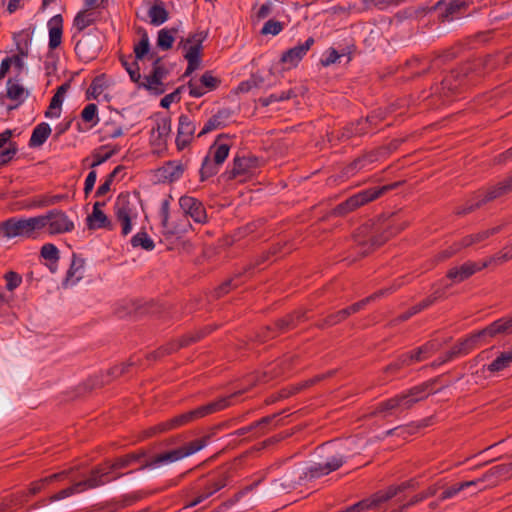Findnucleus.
<instances>
[{
    "label": "nucleus",
    "instance_id": "f257e3e1",
    "mask_svg": "<svg viewBox=\"0 0 512 512\" xmlns=\"http://www.w3.org/2000/svg\"><path fill=\"white\" fill-rule=\"evenodd\" d=\"M347 460L343 453H329L322 461L314 462L310 465H299L288 471L284 477L281 486L284 489H292L301 485L303 480H311L326 476L331 472L338 470Z\"/></svg>",
    "mask_w": 512,
    "mask_h": 512
},
{
    "label": "nucleus",
    "instance_id": "f03ea898",
    "mask_svg": "<svg viewBox=\"0 0 512 512\" xmlns=\"http://www.w3.org/2000/svg\"><path fill=\"white\" fill-rule=\"evenodd\" d=\"M232 398H233V395H230L227 397H222V398L217 399L216 401L210 402L208 404L199 406L196 409H193L191 411L177 415V416L171 418L170 420L164 421L162 423H159V424L151 427L149 430H147L146 436L150 437L157 433H162V432H166L169 430H173V429L179 428L181 426H184L192 421L203 418L207 415L221 411V410L227 408L231 404Z\"/></svg>",
    "mask_w": 512,
    "mask_h": 512
},
{
    "label": "nucleus",
    "instance_id": "7ed1b4c3",
    "mask_svg": "<svg viewBox=\"0 0 512 512\" xmlns=\"http://www.w3.org/2000/svg\"><path fill=\"white\" fill-rule=\"evenodd\" d=\"M431 386L423 383L410 388L390 399L378 404L375 413L384 416L403 412L411 408L415 403L425 399L430 394Z\"/></svg>",
    "mask_w": 512,
    "mask_h": 512
},
{
    "label": "nucleus",
    "instance_id": "20e7f679",
    "mask_svg": "<svg viewBox=\"0 0 512 512\" xmlns=\"http://www.w3.org/2000/svg\"><path fill=\"white\" fill-rule=\"evenodd\" d=\"M171 200V195H168L160 204L159 216L161 220V233L166 238L180 239L190 232L193 227L186 217L182 215L172 217L170 215Z\"/></svg>",
    "mask_w": 512,
    "mask_h": 512
},
{
    "label": "nucleus",
    "instance_id": "39448f33",
    "mask_svg": "<svg viewBox=\"0 0 512 512\" xmlns=\"http://www.w3.org/2000/svg\"><path fill=\"white\" fill-rule=\"evenodd\" d=\"M228 483V475L221 471L201 478L193 488L194 499L187 503L186 507H195L202 503L216 492L224 488Z\"/></svg>",
    "mask_w": 512,
    "mask_h": 512
},
{
    "label": "nucleus",
    "instance_id": "423d86ee",
    "mask_svg": "<svg viewBox=\"0 0 512 512\" xmlns=\"http://www.w3.org/2000/svg\"><path fill=\"white\" fill-rule=\"evenodd\" d=\"M42 220L38 216L30 218H10L1 224L3 235L7 238H32L41 230Z\"/></svg>",
    "mask_w": 512,
    "mask_h": 512
},
{
    "label": "nucleus",
    "instance_id": "0eeeda50",
    "mask_svg": "<svg viewBox=\"0 0 512 512\" xmlns=\"http://www.w3.org/2000/svg\"><path fill=\"white\" fill-rule=\"evenodd\" d=\"M395 185H384L382 187H372L365 190H362L345 201L339 203L335 207V215L343 216L346 215L355 209L365 205L383 195L385 192L393 189Z\"/></svg>",
    "mask_w": 512,
    "mask_h": 512
},
{
    "label": "nucleus",
    "instance_id": "6e6552de",
    "mask_svg": "<svg viewBox=\"0 0 512 512\" xmlns=\"http://www.w3.org/2000/svg\"><path fill=\"white\" fill-rule=\"evenodd\" d=\"M207 37V31H197L190 34L186 39H182L179 43L180 47L183 49L184 58L188 62L185 75H188L199 68L201 64L203 42Z\"/></svg>",
    "mask_w": 512,
    "mask_h": 512
},
{
    "label": "nucleus",
    "instance_id": "1a4fd4ad",
    "mask_svg": "<svg viewBox=\"0 0 512 512\" xmlns=\"http://www.w3.org/2000/svg\"><path fill=\"white\" fill-rule=\"evenodd\" d=\"M206 445V438L193 440L182 447L155 456L149 463H147L146 467L154 469L162 465L182 460L202 450Z\"/></svg>",
    "mask_w": 512,
    "mask_h": 512
},
{
    "label": "nucleus",
    "instance_id": "9d476101",
    "mask_svg": "<svg viewBox=\"0 0 512 512\" xmlns=\"http://www.w3.org/2000/svg\"><path fill=\"white\" fill-rule=\"evenodd\" d=\"M168 75L169 69L161 58L156 57L153 59L152 69L149 74L141 75V82L137 83V88L144 89L154 95H161L166 91L164 81Z\"/></svg>",
    "mask_w": 512,
    "mask_h": 512
},
{
    "label": "nucleus",
    "instance_id": "9b49d317",
    "mask_svg": "<svg viewBox=\"0 0 512 512\" xmlns=\"http://www.w3.org/2000/svg\"><path fill=\"white\" fill-rule=\"evenodd\" d=\"M107 474L103 468H95L90 476L83 481L74 483L73 485L60 490L50 497L51 502L60 501L74 494L81 493L88 489H94L108 483L109 479H102Z\"/></svg>",
    "mask_w": 512,
    "mask_h": 512
},
{
    "label": "nucleus",
    "instance_id": "f8f14e48",
    "mask_svg": "<svg viewBox=\"0 0 512 512\" xmlns=\"http://www.w3.org/2000/svg\"><path fill=\"white\" fill-rule=\"evenodd\" d=\"M512 469V463L511 464H501L493 467L489 473H486L480 478H477L475 480L470 481H464L458 484H454L448 488H446L440 495L441 500H447L450 498H453L456 496L459 492L469 488V487H475L478 490H482L485 488L483 483L490 477V476H506L509 471Z\"/></svg>",
    "mask_w": 512,
    "mask_h": 512
},
{
    "label": "nucleus",
    "instance_id": "ddd939ff",
    "mask_svg": "<svg viewBox=\"0 0 512 512\" xmlns=\"http://www.w3.org/2000/svg\"><path fill=\"white\" fill-rule=\"evenodd\" d=\"M38 218L42 220L41 230L46 229L50 235L69 233L75 228L74 222L60 209H52Z\"/></svg>",
    "mask_w": 512,
    "mask_h": 512
},
{
    "label": "nucleus",
    "instance_id": "4468645a",
    "mask_svg": "<svg viewBox=\"0 0 512 512\" xmlns=\"http://www.w3.org/2000/svg\"><path fill=\"white\" fill-rule=\"evenodd\" d=\"M79 36L75 52L77 56L84 62L94 60L102 49V44L98 35V30L94 29L88 33L78 34Z\"/></svg>",
    "mask_w": 512,
    "mask_h": 512
},
{
    "label": "nucleus",
    "instance_id": "2eb2a0df",
    "mask_svg": "<svg viewBox=\"0 0 512 512\" xmlns=\"http://www.w3.org/2000/svg\"><path fill=\"white\" fill-rule=\"evenodd\" d=\"M488 337V333L485 332V328L481 331L471 334L458 344H456L450 351L446 352L444 356H441L437 362H434V366L444 364L459 355L468 354L472 351L480 342L481 339Z\"/></svg>",
    "mask_w": 512,
    "mask_h": 512
},
{
    "label": "nucleus",
    "instance_id": "dca6fc26",
    "mask_svg": "<svg viewBox=\"0 0 512 512\" xmlns=\"http://www.w3.org/2000/svg\"><path fill=\"white\" fill-rule=\"evenodd\" d=\"M178 203L183 217L188 220L191 218L196 224L203 225L208 222L206 208L197 198L183 195L179 198Z\"/></svg>",
    "mask_w": 512,
    "mask_h": 512
},
{
    "label": "nucleus",
    "instance_id": "f3484780",
    "mask_svg": "<svg viewBox=\"0 0 512 512\" xmlns=\"http://www.w3.org/2000/svg\"><path fill=\"white\" fill-rule=\"evenodd\" d=\"M512 190V175L507 177L502 182H499L496 186L489 188L487 191H480L475 196V200L467 208L459 211V213H467L473 209L480 207L488 201L494 200Z\"/></svg>",
    "mask_w": 512,
    "mask_h": 512
},
{
    "label": "nucleus",
    "instance_id": "a211bd4d",
    "mask_svg": "<svg viewBox=\"0 0 512 512\" xmlns=\"http://www.w3.org/2000/svg\"><path fill=\"white\" fill-rule=\"evenodd\" d=\"M500 230L501 227L497 226L474 234L467 235L463 237L460 241L455 242L452 246L449 247V249L443 251L440 255L441 259L443 260L449 258L452 255L459 252L460 250H462L463 248H467L472 245L481 243L484 240L488 239L489 237L493 236L494 234L498 233Z\"/></svg>",
    "mask_w": 512,
    "mask_h": 512
},
{
    "label": "nucleus",
    "instance_id": "6ab92c4d",
    "mask_svg": "<svg viewBox=\"0 0 512 512\" xmlns=\"http://www.w3.org/2000/svg\"><path fill=\"white\" fill-rule=\"evenodd\" d=\"M314 43L315 39L313 37H308L303 43H299L284 51L280 57L283 69L291 70L296 68L307 55Z\"/></svg>",
    "mask_w": 512,
    "mask_h": 512
},
{
    "label": "nucleus",
    "instance_id": "aec40b11",
    "mask_svg": "<svg viewBox=\"0 0 512 512\" xmlns=\"http://www.w3.org/2000/svg\"><path fill=\"white\" fill-rule=\"evenodd\" d=\"M115 216L121 224V234L127 236L132 231V222L137 218V212L133 204L127 199L119 198L115 203Z\"/></svg>",
    "mask_w": 512,
    "mask_h": 512
},
{
    "label": "nucleus",
    "instance_id": "412c9836",
    "mask_svg": "<svg viewBox=\"0 0 512 512\" xmlns=\"http://www.w3.org/2000/svg\"><path fill=\"white\" fill-rule=\"evenodd\" d=\"M196 131V125L194 121L185 114H182L178 118V130L176 136V147L179 151L184 150L188 147L194 139Z\"/></svg>",
    "mask_w": 512,
    "mask_h": 512
},
{
    "label": "nucleus",
    "instance_id": "4be33fe9",
    "mask_svg": "<svg viewBox=\"0 0 512 512\" xmlns=\"http://www.w3.org/2000/svg\"><path fill=\"white\" fill-rule=\"evenodd\" d=\"M258 167V158L254 156H236L233 159V165L230 170V177H249L255 173Z\"/></svg>",
    "mask_w": 512,
    "mask_h": 512
},
{
    "label": "nucleus",
    "instance_id": "5701e85b",
    "mask_svg": "<svg viewBox=\"0 0 512 512\" xmlns=\"http://www.w3.org/2000/svg\"><path fill=\"white\" fill-rule=\"evenodd\" d=\"M486 268V263L467 261L460 266L452 267L447 272V278L454 283H460L471 277L478 271Z\"/></svg>",
    "mask_w": 512,
    "mask_h": 512
},
{
    "label": "nucleus",
    "instance_id": "b1692460",
    "mask_svg": "<svg viewBox=\"0 0 512 512\" xmlns=\"http://www.w3.org/2000/svg\"><path fill=\"white\" fill-rule=\"evenodd\" d=\"M49 41L48 47L50 50H55L62 43L63 35V18L60 14L54 15L48 20L47 23Z\"/></svg>",
    "mask_w": 512,
    "mask_h": 512
},
{
    "label": "nucleus",
    "instance_id": "393cba45",
    "mask_svg": "<svg viewBox=\"0 0 512 512\" xmlns=\"http://www.w3.org/2000/svg\"><path fill=\"white\" fill-rule=\"evenodd\" d=\"M185 171V166L181 161L172 160L164 163V165L159 168V174L163 181L173 183L178 181Z\"/></svg>",
    "mask_w": 512,
    "mask_h": 512
},
{
    "label": "nucleus",
    "instance_id": "a878e982",
    "mask_svg": "<svg viewBox=\"0 0 512 512\" xmlns=\"http://www.w3.org/2000/svg\"><path fill=\"white\" fill-rule=\"evenodd\" d=\"M104 205L105 203L101 202L94 203L92 213L87 217V226L89 229L110 228L111 222L102 211Z\"/></svg>",
    "mask_w": 512,
    "mask_h": 512
},
{
    "label": "nucleus",
    "instance_id": "bb28decb",
    "mask_svg": "<svg viewBox=\"0 0 512 512\" xmlns=\"http://www.w3.org/2000/svg\"><path fill=\"white\" fill-rule=\"evenodd\" d=\"M372 298H373V296L368 297V298H366L362 301H359L357 303H354L351 306L344 308L336 313L330 314L325 319L323 326L324 325L333 326L335 324L340 323L341 321L345 320L351 314L358 312Z\"/></svg>",
    "mask_w": 512,
    "mask_h": 512
},
{
    "label": "nucleus",
    "instance_id": "cd10ccee",
    "mask_svg": "<svg viewBox=\"0 0 512 512\" xmlns=\"http://www.w3.org/2000/svg\"><path fill=\"white\" fill-rule=\"evenodd\" d=\"M426 359H427L426 352L423 350L422 346H420L411 352L402 354L397 359V361L395 363L391 364L388 368L389 369H400L404 366H409L416 362H421Z\"/></svg>",
    "mask_w": 512,
    "mask_h": 512
},
{
    "label": "nucleus",
    "instance_id": "c85d7f7f",
    "mask_svg": "<svg viewBox=\"0 0 512 512\" xmlns=\"http://www.w3.org/2000/svg\"><path fill=\"white\" fill-rule=\"evenodd\" d=\"M96 13L92 9H83L78 12L73 21V27L76 32L73 34V38L77 37V34H81L87 27L91 26L96 22Z\"/></svg>",
    "mask_w": 512,
    "mask_h": 512
},
{
    "label": "nucleus",
    "instance_id": "c756f323",
    "mask_svg": "<svg viewBox=\"0 0 512 512\" xmlns=\"http://www.w3.org/2000/svg\"><path fill=\"white\" fill-rule=\"evenodd\" d=\"M33 33V29L25 28L20 30L19 32L14 33L13 35L16 50L22 56L28 55L29 48L32 42Z\"/></svg>",
    "mask_w": 512,
    "mask_h": 512
},
{
    "label": "nucleus",
    "instance_id": "7c9ffc66",
    "mask_svg": "<svg viewBox=\"0 0 512 512\" xmlns=\"http://www.w3.org/2000/svg\"><path fill=\"white\" fill-rule=\"evenodd\" d=\"M488 337H493L497 334H512V317L500 318L485 328Z\"/></svg>",
    "mask_w": 512,
    "mask_h": 512
},
{
    "label": "nucleus",
    "instance_id": "2f4dec72",
    "mask_svg": "<svg viewBox=\"0 0 512 512\" xmlns=\"http://www.w3.org/2000/svg\"><path fill=\"white\" fill-rule=\"evenodd\" d=\"M51 134L50 125L46 122L38 124L32 131L29 146L39 147L42 146Z\"/></svg>",
    "mask_w": 512,
    "mask_h": 512
},
{
    "label": "nucleus",
    "instance_id": "473e14b6",
    "mask_svg": "<svg viewBox=\"0 0 512 512\" xmlns=\"http://www.w3.org/2000/svg\"><path fill=\"white\" fill-rule=\"evenodd\" d=\"M72 469L70 470H64L58 473H54L52 475H49L47 477H44L38 481H35L31 483L29 491L32 495H35L39 493L46 485L54 482V481H60L66 478L70 473Z\"/></svg>",
    "mask_w": 512,
    "mask_h": 512
},
{
    "label": "nucleus",
    "instance_id": "72a5a7b5",
    "mask_svg": "<svg viewBox=\"0 0 512 512\" xmlns=\"http://www.w3.org/2000/svg\"><path fill=\"white\" fill-rule=\"evenodd\" d=\"M7 97L18 106L28 97V91L18 81L9 79L7 82Z\"/></svg>",
    "mask_w": 512,
    "mask_h": 512
},
{
    "label": "nucleus",
    "instance_id": "f704fd0d",
    "mask_svg": "<svg viewBox=\"0 0 512 512\" xmlns=\"http://www.w3.org/2000/svg\"><path fill=\"white\" fill-rule=\"evenodd\" d=\"M512 363V350L500 353L490 364L483 365V371L487 370L491 373H496L509 367Z\"/></svg>",
    "mask_w": 512,
    "mask_h": 512
},
{
    "label": "nucleus",
    "instance_id": "c9c22d12",
    "mask_svg": "<svg viewBox=\"0 0 512 512\" xmlns=\"http://www.w3.org/2000/svg\"><path fill=\"white\" fill-rule=\"evenodd\" d=\"M228 117V112L226 110H219L216 114L210 117L207 122L204 124L200 132L198 133V137H202L224 125V120Z\"/></svg>",
    "mask_w": 512,
    "mask_h": 512
},
{
    "label": "nucleus",
    "instance_id": "e433bc0d",
    "mask_svg": "<svg viewBox=\"0 0 512 512\" xmlns=\"http://www.w3.org/2000/svg\"><path fill=\"white\" fill-rule=\"evenodd\" d=\"M137 458L138 457L136 455L131 454V455H127L125 457L117 459L113 464L105 463L104 465H99L96 468H103L104 471L107 472V474L105 476H103L102 479H109L108 482H110L111 480L120 477V475H118V476H115L113 478H110L109 474L113 470L125 468V467L129 466L132 462H135L137 460Z\"/></svg>",
    "mask_w": 512,
    "mask_h": 512
},
{
    "label": "nucleus",
    "instance_id": "4c0bfd02",
    "mask_svg": "<svg viewBox=\"0 0 512 512\" xmlns=\"http://www.w3.org/2000/svg\"><path fill=\"white\" fill-rule=\"evenodd\" d=\"M230 151V145L221 141H216L209 150V155L212 156L216 163L222 165L227 159Z\"/></svg>",
    "mask_w": 512,
    "mask_h": 512
},
{
    "label": "nucleus",
    "instance_id": "58836bf2",
    "mask_svg": "<svg viewBox=\"0 0 512 512\" xmlns=\"http://www.w3.org/2000/svg\"><path fill=\"white\" fill-rule=\"evenodd\" d=\"M148 16L151 24L159 26L167 21L168 12L163 3H156L149 8Z\"/></svg>",
    "mask_w": 512,
    "mask_h": 512
},
{
    "label": "nucleus",
    "instance_id": "ea45409f",
    "mask_svg": "<svg viewBox=\"0 0 512 512\" xmlns=\"http://www.w3.org/2000/svg\"><path fill=\"white\" fill-rule=\"evenodd\" d=\"M134 55L135 60H143L145 57H149L152 61L154 58V55L150 53V42L149 37L146 33H144L140 40L134 45Z\"/></svg>",
    "mask_w": 512,
    "mask_h": 512
},
{
    "label": "nucleus",
    "instance_id": "a19ab883",
    "mask_svg": "<svg viewBox=\"0 0 512 512\" xmlns=\"http://www.w3.org/2000/svg\"><path fill=\"white\" fill-rule=\"evenodd\" d=\"M219 166L220 165L218 163L211 159L210 155L205 156L200 168V180L205 181L208 178L216 175L219 171Z\"/></svg>",
    "mask_w": 512,
    "mask_h": 512
},
{
    "label": "nucleus",
    "instance_id": "79ce46f5",
    "mask_svg": "<svg viewBox=\"0 0 512 512\" xmlns=\"http://www.w3.org/2000/svg\"><path fill=\"white\" fill-rule=\"evenodd\" d=\"M305 317V312L297 311L277 321L276 326L280 332L288 331L294 328L302 318Z\"/></svg>",
    "mask_w": 512,
    "mask_h": 512
},
{
    "label": "nucleus",
    "instance_id": "37998d69",
    "mask_svg": "<svg viewBox=\"0 0 512 512\" xmlns=\"http://www.w3.org/2000/svg\"><path fill=\"white\" fill-rule=\"evenodd\" d=\"M175 29H161L158 32L157 46L162 50H169L172 48L175 41Z\"/></svg>",
    "mask_w": 512,
    "mask_h": 512
},
{
    "label": "nucleus",
    "instance_id": "c03bdc74",
    "mask_svg": "<svg viewBox=\"0 0 512 512\" xmlns=\"http://www.w3.org/2000/svg\"><path fill=\"white\" fill-rule=\"evenodd\" d=\"M139 60H135L130 62L126 57H120V62L122 66L125 68L128 73L130 80L137 85L138 82H141V73L140 67L138 64Z\"/></svg>",
    "mask_w": 512,
    "mask_h": 512
},
{
    "label": "nucleus",
    "instance_id": "a18cd8bd",
    "mask_svg": "<svg viewBox=\"0 0 512 512\" xmlns=\"http://www.w3.org/2000/svg\"><path fill=\"white\" fill-rule=\"evenodd\" d=\"M133 247H141L146 251L154 249L155 244L151 237L144 231L136 233L131 239Z\"/></svg>",
    "mask_w": 512,
    "mask_h": 512
},
{
    "label": "nucleus",
    "instance_id": "49530a36",
    "mask_svg": "<svg viewBox=\"0 0 512 512\" xmlns=\"http://www.w3.org/2000/svg\"><path fill=\"white\" fill-rule=\"evenodd\" d=\"M81 118L84 122L94 127L99 123L98 107L94 103L87 104L81 112Z\"/></svg>",
    "mask_w": 512,
    "mask_h": 512
},
{
    "label": "nucleus",
    "instance_id": "de8ad7c7",
    "mask_svg": "<svg viewBox=\"0 0 512 512\" xmlns=\"http://www.w3.org/2000/svg\"><path fill=\"white\" fill-rule=\"evenodd\" d=\"M41 256L51 262L50 270L54 272L53 266L56 265L59 259V250L54 244H44L41 248Z\"/></svg>",
    "mask_w": 512,
    "mask_h": 512
},
{
    "label": "nucleus",
    "instance_id": "09e8293b",
    "mask_svg": "<svg viewBox=\"0 0 512 512\" xmlns=\"http://www.w3.org/2000/svg\"><path fill=\"white\" fill-rule=\"evenodd\" d=\"M292 96H293V92L291 90L281 91V92H278V93H272V94H270L267 97H261L259 99V103L263 107H267V106H269V105H271V104H273L275 102H281V101H284V100H288Z\"/></svg>",
    "mask_w": 512,
    "mask_h": 512
},
{
    "label": "nucleus",
    "instance_id": "8fccbe9b",
    "mask_svg": "<svg viewBox=\"0 0 512 512\" xmlns=\"http://www.w3.org/2000/svg\"><path fill=\"white\" fill-rule=\"evenodd\" d=\"M83 264L81 261L73 260L66 276V283L71 285L76 284L82 277Z\"/></svg>",
    "mask_w": 512,
    "mask_h": 512
},
{
    "label": "nucleus",
    "instance_id": "3c124183",
    "mask_svg": "<svg viewBox=\"0 0 512 512\" xmlns=\"http://www.w3.org/2000/svg\"><path fill=\"white\" fill-rule=\"evenodd\" d=\"M284 29V25L282 22L270 19L268 20L261 29L262 35H272L276 36L280 34Z\"/></svg>",
    "mask_w": 512,
    "mask_h": 512
},
{
    "label": "nucleus",
    "instance_id": "603ef678",
    "mask_svg": "<svg viewBox=\"0 0 512 512\" xmlns=\"http://www.w3.org/2000/svg\"><path fill=\"white\" fill-rule=\"evenodd\" d=\"M69 87L70 85L68 83H64L57 88V91L55 92L50 101L52 109H61L65 98V94L68 91Z\"/></svg>",
    "mask_w": 512,
    "mask_h": 512
},
{
    "label": "nucleus",
    "instance_id": "864d4df0",
    "mask_svg": "<svg viewBox=\"0 0 512 512\" xmlns=\"http://www.w3.org/2000/svg\"><path fill=\"white\" fill-rule=\"evenodd\" d=\"M404 229V226L403 225H398V226H389L385 232H384V235L383 236H380V237H375L373 240H372V246L374 247H379L381 246L382 244L385 243V241H387L389 239V237L397 234L398 232H400L401 230Z\"/></svg>",
    "mask_w": 512,
    "mask_h": 512
},
{
    "label": "nucleus",
    "instance_id": "5fc2aeb1",
    "mask_svg": "<svg viewBox=\"0 0 512 512\" xmlns=\"http://www.w3.org/2000/svg\"><path fill=\"white\" fill-rule=\"evenodd\" d=\"M341 57H342V54H340L336 49L329 48L323 53V55L320 59V64L323 67H328V66L336 63L337 61H339V59Z\"/></svg>",
    "mask_w": 512,
    "mask_h": 512
},
{
    "label": "nucleus",
    "instance_id": "6e6d98bb",
    "mask_svg": "<svg viewBox=\"0 0 512 512\" xmlns=\"http://www.w3.org/2000/svg\"><path fill=\"white\" fill-rule=\"evenodd\" d=\"M187 88L189 90V95L193 98H200L208 93L207 89L202 86L199 79H191L187 84Z\"/></svg>",
    "mask_w": 512,
    "mask_h": 512
},
{
    "label": "nucleus",
    "instance_id": "4d7b16f0",
    "mask_svg": "<svg viewBox=\"0 0 512 512\" xmlns=\"http://www.w3.org/2000/svg\"><path fill=\"white\" fill-rule=\"evenodd\" d=\"M3 278L6 282V289L9 291H14L22 283L21 275L14 271H9L5 273Z\"/></svg>",
    "mask_w": 512,
    "mask_h": 512
},
{
    "label": "nucleus",
    "instance_id": "13d9d810",
    "mask_svg": "<svg viewBox=\"0 0 512 512\" xmlns=\"http://www.w3.org/2000/svg\"><path fill=\"white\" fill-rule=\"evenodd\" d=\"M104 132L106 138L116 139L124 135L125 129L114 122H107L105 124Z\"/></svg>",
    "mask_w": 512,
    "mask_h": 512
},
{
    "label": "nucleus",
    "instance_id": "bf43d9fd",
    "mask_svg": "<svg viewBox=\"0 0 512 512\" xmlns=\"http://www.w3.org/2000/svg\"><path fill=\"white\" fill-rule=\"evenodd\" d=\"M18 152L16 143H10V145L0 152V166L7 165L13 160Z\"/></svg>",
    "mask_w": 512,
    "mask_h": 512
},
{
    "label": "nucleus",
    "instance_id": "052dcab7",
    "mask_svg": "<svg viewBox=\"0 0 512 512\" xmlns=\"http://www.w3.org/2000/svg\"><path fill=\"white\" fill-rule=\"evenodd\" d=\"M184 89V86L178 87L172 93L165 95L161 101L160 106L162 108H169L172 103H177L181 100V91Z\"/></svg>",
    "mask_w": 512,
    "mask_h": 512
},
{
    "label": "nucleus",
    "instance_id": "680f3d73",
    "mask_svg": "<svg viewBox=\"0 0 512 512\" xmlns=\"http://www.w3.org/2000/svg\"><path fill=\"white\" fill-rule=\"evenodd\" d=\"M199 80L202 83V86L207 89V92L215 90L220 83V81L209 71L203 73Z\"/></svg>",
    "mask_w": 512,
    "mask_h": 512
},
{
    "label": "nucleus",
    "instance_id": "e2e57ef3",
    "mask_svg": "<svg viewBox=\"0 0 512 512\" xmlns=\"http://www.w3.org/2000/svg\"><path fill=\"white\" fill-rule=\"evenodd\" d=\"M117 152H118V149H116L115 147L107 150L104 153H102V152H95L93 154V162L91 164V167L94 168L96 166H99V165L103 164L108 159H110L113 155H115Z\"/></svg>",
    "mask_w": 512,
    "mask_h": 512
},
{
    "label": "nucleus",
    "instance_id": "0e129e2a",
    "mask_svg": "<svg viewBox=\"0 0 512 512\" xmlns=\"http://www.w3.org/2000/svg\"><path fill=\"white\" fill-rule=\"evenodd\" d=\"M511 259V255L507 254L506 251L503 249L502 251L494 254L493 256L487 258L486 260H483L484 263H486V267L490 265H498L505 263Z\"/></svg>",
    "mask_w": 512,
    "mask_h": 512
},
{
    "label": "nucleus",
    "instance_id": "69168bd1",
    "mask_svg": "<svg viewBox=\"0 0 512 512\" xmlns=\"http://www.w3.org/2000/svg\"><path fill=\"white\" fill-rule=\"evenodd\" d=\"M119 167L115 168L112 173H110L105 181L97 188L96 190V197L104 196L106 193L110 191L111 184L113 182V179L118 172Z\"/></svg>",
    "mask_w": 512,
    "mask_h": 512
},
{
    "label": "nucleus",
    "instance_id": "338daca9",
    "mask_svg": "<svg viewBox=\"0 0 512 512\" xmlns=\"http://www.w3.org/2000/svg\"><path fill=\"white\" fill-rule=\"evenodd\" d=\"M464 6L465 2L462 0H450L446 4V17H450V19L453 20L454 14H457Z\"/></svg>",
    "mask_w": 512,
    "mask_h": 512
},
{
    "label": "nucleus",
    "instance_id": "774afa93",
    "mask_svg": "<svg viewBox=\"0 0 512 512\" xmlns=\"http://www.w3.org/2000/svg\"><path fill=\"white\" fill-rule=\"evenodd\" d=\"M376 160V155L374 153L366 154L357 160H355L352 164L353 169L361 170L364 169L368 164H371Z\"/></svg>",
    "mask_w": 512,
    "mask_h": 512
}]
</instances>
